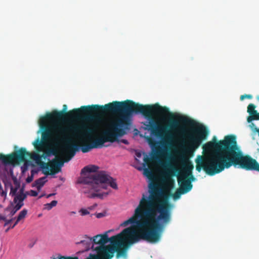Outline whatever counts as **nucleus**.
<instances>
[{
    "label": "nucleus",
    "instance_id": "obj_11",
    "mask_svg": "<svg viewBox=\"0 0 259 259\" xmlns=\"http://www.w3.org/2000/svg\"><path fill=\"white\" fill-rule=\"evenodd\" d=\"M14 148L13 152L10 154L5 155L0 153V160L4 165L14 166L16 164V146H14Z\"/></svg>",
    "mask_w": 259,
    "mask_h": 259
},
{
    "label": "nucleus",
    "instance_id": "obj_24",
    "mask_svg": "<svg viewBox=\"0 0 259 259\" xmlns=\"http://www.w3.org/2000/svg\"><path fill=\"white\" fill-rule=\"evenodd\" d=\"M27 213V210L26 209H24L21 210L19 214L17 215V223L22 220H23Z\"/></svg>",
    "mask_w": 259,
    "mask_h": 259
},
{
    "label": "nucleus",
    "instance_id": "obj_46",
    "mask_svg": "<svg viewBox=\"0 0 259 259\" xmlns=\"http://www.w3.org/2000/svg\"><path fill=\"white\" fill-rule=\"evenodd\" d=\"M20 183H18L17 182V189L20 187Z\"/></svg>",
    "mask_w": 259,
    "mask_h": 259
},
{
    "label": "nucleus",
    "instance_id": "obj_32",
    "mask_svg": "<svg viewBox=\"0 0 259 259\" xmlns=\"http://www.w3.org/2000/svg\"><path fill=\"white\" fill-rule=\"evenodd\" d=\"M245 98H247V99H251L252 98V96L251 95H246V94H245V95H241V97H240V100H243Z\"/></svg>",
    "mask_w": 259,
    "mask_h": 259
},
{
    "label": "nucleus",
    "instance_id": "obj_10",
    "mask_svg": "<svg viewBox=\"0 0 259 259\" xmlns=\"http://www.w3.org/2000/svg\"><path fill=\"white\" fill-rule=\"evenodd\" d=\"M29 157L35 160V162L40 166V168L43 170V173L45 175H49L50 171V163H46L42 161V156L35 152L30 153Z\"/></svg>",
    "mask_w": 259,
    "mask_h": 259
},
{
    "label": "nucleus",
    "instance_id": "obj_30",
    "mask_svg": "<svg viewBox=\"0 0 259 259\" xmlns=\"http://www.w3.org/2000/svg\"><path fill=\"white\" fill-rule=\"evenodd\" d=\"M157 156H155L154 157V156L152 157V158H149L148 157V156H146V157H145L144 158V161L145 163L148 164L149 163H150V162H151V161L154 159V158H157Z\"/></svg>",
    "mask_w": 259,
    "mask_h": 259
},
{
    "label": "nucleus",
    "instance_id": "obj_18",
    "mask_svg": "<svg viewBox=\"0 0 259 259\" xmlns=\"http://www.w3.org/2000/svg\"><path fill=\"white\" fill-rule=\"evenodd\" d=\"M46 177H43L36 180L33 184V187H36L38 190H39L46 182Z\"/></svg>",
    "mask_w": 259,
    "mask_h": 259
},
{
    "label": "nucleus",
    "instance_id": "obj_2",
    "mask_svg": "<svg viewBox=\"0 0 259 259\" xmlns=\"http://www.w3.org/2000/svg\"><path fill=\"white\" fill-rule=\"evenodd\" d=\"M149 192L148 197L144 194L142 195L134 215L120 224L121 227L135 224L137 233L134 228L130 227L112 236V240L116 238L119 240L127 238L136 239V241L142 239L151 243H157L160 240L164 226L171 220V205L167 200L158 199L159 195L166 198L167 196L158 189L156 184L150 185Z\"/></svg>",
    "mask_w": 259,
    "mask_h": 259
},
{
    "label": "nucleus",
    "instance_id": "obj_3",
    "mask_svg": "<svg viewBox=\"0 0 259 259\" xmlns=\"http://www.w3.org/2000/svg\"><path fill=\"white\" fill-rule=\"evenodd\" d=\"M212 140L204 144L202 148L208 151L215 149L216 152L208 156L198 155L195 159L197 171L203 169L207 175L213 176L233 165L259 172V163L250 156L243 154L237 145L235 136H227L219 142L213 137Z\"/></svg>",
    "mask_w": 259,
    "mask_h": 259
},
{
    "label": "nucleus",
    "instance_id": "obj_37",
    "mask_svg": "<svg viewBox=\"0 0 259 259\" xmlns=\"http://www.w3.org/2000/svg\"><path fill=\"white\" fill-rule=\"evenodd\" d=\"M136 160L138 161V158H140L142 156L141 153L140 152H136Z\"/></svg>",
    "mask_w": 259,
    "mask_h": 259
},
{
    "label": "nucleus",
    "instance_id": "obj_25",
    "mask_svg": "<svg viewBox=\"0 0 259 259\" xmlns=\"http://www.w3.org/2000/svg\"><path fill=\"white\" fill-rule=\"evenodd\" d=\"M57 201L53 200L51 203L45 204V208L47 210H51L53 207L57 204Z\"/></svg>",
    "mask_w": 259,
    "mask_h": 259
},
{
    "label": "nucleus",
    "instance_id": "obj_35",
    "mask_svg": "<svg viewBox=\"0 0 259 259\" xmlns=\"http://www.w3.org/2000/svg\"><path fill=\"white\" fill-rule=\"evenodd\" d=\"M30 194L31 196L35 197V196H37L38 193L36 191L31 190L30 191Z\"/></svg>",
    "mask_w": 259,
    "mask_h": 259
},
{
    "label": "nucleus",
    "instance_id": "obj_48",
    "mask_svg": "<svg viewBox=\"0 0 259 259\" xmlns=\"http://www.w3.org/2000/svg\"><path fill=\"white\" fill-rule=\"evenodd\" d=\"M43 196H44L43 195H41V196H39V198L42 197Z\"/></svg>",
    "mask_w": 259,
    "mask_h": 259
},
{
    "label": "nucleus",
    "instance_id": "obj_45",
    "mask_svg": "<svg viewBox=\"0 0 259 259\" xmlns=\"http://www.w3.org/2000/svg\"><path fill=\"white\" fill-rule=\"evenodd\" d=\"M16 205L14 206V209H13L14 213H15L16 212Z\"/></svg>",
    "mask_w": 259,
    "mask_h": 259
},
{
    "label": "nucleus",
    "instance_id": "obj_21",
    "mask_svg": "<svg viewBox=\"0 0 259 259\" xmlns=\"http://www.w3.org/2000/svg\"><path fill=\"white\" fill-rule=\"evenodd\" d=\"M92 142L90 144L83 143L81 145V150L83 153L89 152L91 149H94Z\"/></svg>",
    "mask_w": 259,
    "mask_h": 259
},
{
    "label": "nucleus",
    "instance_id": "obj_39",
    "mask_svg": "<svg viewBox=\"0 0 259 259\" xmlns=\"http://www.w3.org/2000/svg\"><path fill=\"white\" fill-rule=\"evenodd\" d=\"M36 171L34 169H32L31 171V176H32L33 177V175L34 174L36 173Z\"/></svg>",
    "mask_w": 259,
    "mask_h": 259
},
{
    "label": "nucleus",
    "instance_id": "obj_29",
    "mask_svg": "<svg viewBox=\"0 0 259 259\" xmlns=\"http://www.w3.org/2000/svg\"><path fill=\"white\" fill-rule=\"evenodd\" d=\"M26 197V194L23 192L17 194V200L23 201Z\"/></svg>",
    "mask_w": 259,
    "mask_h": 259
},
{
    "label": "nucleus",
    "instance_id": "obj_34",
    "mask_svg": "<svg viewBox=\"0 0 259 259\" xmlns=\"http://www.w3.org/2000/svg\"><path fill=\"white\" fill-rule=\"evenodd\" d=\"M23 204H24L22 201L17 200V210L20 209L23 205Z\"/></svg>",
    "mask_w": 259,
    "mask_h": 259
},
{
    "label": "nucleus",
    "instance_id": "obj_19",
    "mask_svg": "<svg viewBox=\"0 0 259 259\" xmlns=\"http://www.w3.org/2000/svg\"><path fill=\"white\" fill-rule=\"evenodd\" d=\"M84 238H86L87 240H81L79 242H78L77 243L83 244L85 246V250H89L90 248L91 243L93 242L92 238L88 237L87 235H85Z\"/></svg>",
    "mask_w": 259,
    "mask_h": 259
},
{
    "label": "nucleus",
    "instance_id": "obj_27",
    "mask_svg": "<svg viewBox=\"0 0 259 259\" xmlns=\"http://www.w3.org/2000/svg\"><path fill=\"white\" fill-rule=\"evenodd\" d=\"M108 194V192L103 193H92L89 196L90 198H95L96 197H99L100 198H102L103 196H107Z\"/></svg>",
    "mask_w": 259,
    "mask_h": 259
},
{
    "label": "nucleus",
    "instance_id": "obj_16",
    "mask_svg": "<svg viewBox=\"0 0 259 259\" xmlns=\"http://www.w3.org/2000/svg\"><path fill=\"white\" fill-rule=\"evenodd\" d=\"M8 175L9 177H11L13 180L14 184L16 186V177H15L13 174V169H10L9 171L8 172ZM10 194H12L13 197V203L16 204V186L11 187Z\"/></svg>",
    "mask_w": 259,
    "mask_h": 259
},
{
    "label": "nucleus",
    "instance_id": "obj_5",
    "mask_svg": "<svg viewBox=\"0 0 259 259\" xmlns=\"http://www.w3.org/2000/svg\"><path fill=\"white\" fill-rule=\"evenodd\" d=\"M83 119L89 123H82L79 125L72 126L58 127L59 134H57V138L63 143L65 151L64 160L65 162L69 161L79 150V146L74 143L69 133L71 131L80 133L83 138H87L91 141L92 136L98 132L102 121L101 116L98 114L87 115L83 117Z\"/></svg>",
    "mask_w": 259,
    "mask_h": 259
},
{
    "label": "nucleus",
    "instance_id": "obj_43",
    "mask_svg": "<svg viewBox=\"0 0 259 259\" xmlns=\"http://www.w3.org/2000/svg\"><path fill=\"white\" fill-rule=\"evenodd\" d=\"M34 245V243H30L28 245V247L29 248H32Z\"/></svg>",
    "mask_w": 259,
    "mask_h": 259
},
{
    "label": "nucleus",
    "instance_id": "obj_1",
    "mask_svg": "<svg viewBox=\"0 0 259 259\" xmlns=\"http://www.w3.org/2000/svg\"><path fill=\"white\" fill-rule=\"evenodd\" d=\"M101 107L103 108L95 111L97 113L88 115L98 114L102 118L100 113H110L117 114V116L109 121L107 129L103 132L101 137L91 142L94 148L102 147L106 142L117 141L118 137L125 135L130 129L129 120L133 113H141L147 117L149 121L144 124L145 130L150 131L152 135L165 142L171 141L174 138L168 127L178 134L186 136L187 141H184V143L187 144L185 148L187 153H193L200 146V124L192 128L191 132L186 133L183 125H192L194 121L187 116L175 115L166 107L161 106L158 104L143 105L131 100L113 101Z\"/></svg>",
    "mask_w": 259,
    "mask_h": 259
},
{
    "label": "nucleus",
    "instance_id": "obj_33",
    "mask_svg": "<svg viewBox=\"0 0 259 259\" xmlns=\"http://www.w3.org/2000/svg\"><path fill=\"white\" fill-rule=\"evenodd\" d=\"M252 121H251L249 125V127L254 132H256L255 130V128H257L255 126V125L254 124V123H253V122H251Z\"/></svg>",
    "mask_w": 259,
    "mask_h": 259
},
{
    "label": "nucleus",
    "instance_id": "obj_28",
    "mask_svg": "<svg viewBox=\"0 0 259 259\" xmlns=\"http://www.w3.org/2000/svg\"><path fill=\"white\" fill-rule=\"evenodd\" d=\"M144 174L148 178H150L152 176V172L151 169L146 168L144 169Z\"/></svg>",
    "mask_w": 259,
    "mask_h": 259
},
{
    "label": "nucleus",
    "instance_id": "obj_23",
    "mask_svg": "<svg viewBox=\"0 0 259 259\" xmlns=\"http://www.w3.org/2000/svg\"><path fill=\"white\" fill-rule=\"evenodd\" d=\"M30 165H33L32 163V162L29 160H24V163L23 165L21 167L22 172H25L28 168V167Z\"/></svg>",
    "mask_w": 259,
    "mask_h": 259
},
{
    "label": "nucleus",
    "instance_id": "obj_13",
    "mask_svg": "<svg viewBox=\"0 0 259 259\" xmlns=\"http://www.w3.org/2000/svg\"><path fill=\"white\" fill-rule=\"evenodd\" d=\"M178 182L180 186V190H182L185 193L189 192L192 188L193 185L188 179H186L185 175H180L178 177Z\"/></svg>",
    "mask_w": 259,
    "mask_h": 259
},
{
    "label": "nucleus",
    "instance_id": "obj_9",
    "mask_svg": "<svg viewBox=\"0 0 259 259\" xmlns=\"http://www.w3.org/2000/svg\"><path fill=\"white\" fill-rule=\"evenodd\" d=\"M181 160L183 165L184 173L181 175H185L186 179L189 181H193L195 178L192 175V170L194 166L192 162L189 160L188 158L184 155H182L180 157Z\"/></svg>",
    "mask_w": 259,
    "mask_h": 259
},
{
    "label": "nucleus",
    "instance_id": "obj_12",
    "mask_svg": "<svg viewBox=\"0 0 259 259\" xmlns=\"http://www.w3.org/2000/svg\"><path fill=\"white\" fill-rule=\"evenodd\" d=\"M65 161L64 159L57 158L52 159L50 163V171L49 175H53L58 173L61 170V167L63 166Z\"/></svg>",
    "mask_w": 259,
    "mask_h": 259
},
{
    "label": "nucleus",
    "instance_id": "obj_20",
    "mask_svg": "<svg viewBox=\"0 0 259 259\" xmlns=\"http://www.w3.org/2000/svg\"><path fill=\"white\" fill-rule=\"evenodd\" d=\"M98 168V166L94 165L86 166L81 169V174H84L87 172H96Z\"/></svg>",
    "mask_w": 259,
    "mask_h": 259
},
{
    "label": "nucleus",
    "instance_id": "obj_38",
    "mask_svg": "<svg viewBox=\"0 0 259 259\" xmlns=\"http://www.w3.org/2000/svg\"><path fill=\"white\" fill-rule=\"evenodd\" d=\"M117 141L119 142V140H118V141ZM120 142H121L122 143L126 144V145L128 144V142L127 141V140H126L125 139H122L120 141Z\"/></svg>",
    "mask_w": 259,
    "mask_h": 259
},
{
    "label": "nucleus",
    "instance_id": "obj_22",
    "mask_svg": "<svg viewBox=\"0 0 259 259\" xmlns=\"http://www.w3.org/2000/svg\"><path fill=\"white\" fill-rule=\"evenodd\" d=\"M57 154V152L55 149H49L46 151H45L44 153L41 155L42 158L44 159H46L47 157L50 156L51 155L56 156Z\"/></svg>",
    "mask_w": 259,
    "mask_h": 259
},
{
    "label": "nucleus",
    "instance_id": "obj_14",
    "mask_svg": "<svg viewBox=\"0 0 259 259\" xmlns=\"http://www.w3.org/2000/svg\"><path fill=\"white\" fill-rule=\"evenodd\" d=\"M247 112L249 114L247 118V122L259 120V113L255 110V106L253 104L250 103L248 105Z\"/></svg>",
    "mask_w": 259,
    "mask_h": 259
},
{
    "label": "nucleus",
    "instance_id": "obj_8",
    "mask_svg": "<svg viewBox=\"0 0 259 259\" xmlns=\"http://www.w3.org/2000/svg\"><path fill=\"white\" fill-rule=\"evenodd\" d=\"M161 165L164 169V171L162 173V176L164 180L166 182V186L168 187V190L166 192H164L159 187L157 184H154L157 186L158 189H159L160 191L162 192V193H163L164 195L167 196V198H166L164 196L163 197L162 196L159 195L158 196V199L160 200H167V202L171 205V209L172 206L168 201V197L169 194L170 190L172 189L174 186V181L171 179V176L178 172L179 169L177 167L170 163H162ZM151 184L153 183H151ZM149 186L150 185H149Z\"/></svg>",
    "mask_w": 259,
    "mask_h": 259
},
{
    "label": "nucleus",
    "instance_id": "obj_17",
    "mask_svg": "<svg viewBox=\"0 0 259 259\" xmlns=\"http://www.w3.org/2000/svg\"><path fill=\"white\" fill-rule=\"evenodd\" d=\"M30 153L28 152L25 148H21L17 150V160H25V157H29Z\"/></svg>",
    "mask_w": 259,
    "mask_h": 259
},
{
    "label": "nucleus",
    "instance_id": "obj_31",
    "mask_svg": "<svg viewBox=\"0 0 259 259\" xmlns=\"http://www.w3.org/2000/svg\"><path fill=\"white\" fill-rule=\"evenodd\" d=\"M79 212L81 213V215H85L90 213V212L87 209L84 208L80 209Z\"/></svg>",
    "mask_w": 259,
    "mask_h": 259
},
{
    "label": "nucleus",
    "instance_id": "obj_7",
    "mask_svg": "<svg viewBox=\"0 0 259 259\" xmlns=\"http://www.w3.org/2000/svg\"><path fill=\"white\" fill-rule=\"evenodd\" d=\"M79 183L87 185L84 188L85 193L92 191L97 192L100 191L101 188L106 189L107 184L114 189L118 188L115 180L105 171H100L89 177L84 178Z\"/></svg>",
    "mask_w": 259,
    "mask_h": 259
},
{
    "label": "nucleus",
    "instance_id": "obj_26",
    "mask_svg": "<svg viewBox=\"0 0 259 259\" xmlns=\"http://www.w3.org/2000/svg\"><path fill=\"white\" fill-rule=\"evenodd\" d=\"M186 194L182 190H180V188L177 190L176 191L172 194V197L174 199H179L182 194Z\"/></svg>",
    "mask_w": 259,
    "mask_h": 259
},
{
    "label": "nucleus",
    "instance_id": "obj_4",
    "mask_svg": "<svg viewBox=\"0 0 259 259\" xmlns=\"http://www.w3.org/2000/svg\"><path fill=\"white\" fill-rule=\"evenodd\" d=\"M100 108H103L101 105H92L82 106L79 108L72 109L66 112L67 106L64 105L62 111L54 110L51 113H47L45 116L40 118L39 125L41 133V141L37 138L33 145L37 151H41L42 149L43 143L50 141L54 136V132L59 134L58 126H63L56 123L57 121H62L65 118H74L79 116L81 113H88L97 111Z\"/></svg>",
    "mask_w": 259,
    "mask_h": 259
},
{
    "label": "nucleus",
    "instance_id": "obj_6",
    "mask_svg": "<svg viewBox=\"0 0 259 259\" xmlns=\"http://www.w3.org/2000/svg\"><path fill=\"white\" fill-rule=\"evenodd\" d=\"M136 240L127 238L121 240L116 238L112 240L111 237L110 243L112 246H97L95 250L101 259H111L113 256L115 251L117 252L116 257L117 258L121 256H125L128 246L138 241Z\"/></svg>",
    "mask_w": 259,
    "mask_h": 259
},
{
    "label": "nucleus",
    "instance_id": "obj_47",
    "mask_svg": "<svg viewBox=\"0 0 259 259\" xmlns=\"http://www.w3.org/2000/svg\"><path fill=\"white\" fill-rule=\"evenodd\" d=\"M71 213H73V214H75V211H72Z\"/></svg>",
    "mask_w": 259,
    "mask_h": 259
},
{
    "label": "nucleus",
    "instance_id": "obj_42",
    "mask_svg": "<svg viewBox=\"0 0 259 259\" xmlns=\"http://www.w3.org/2000/svg\"><path fill=\"white\" fill-rule=\"evenodd\" d=\"M148 140L149 143H151L152 141V139L150 137H148Z\"/></svg>",
    "mask_w": 259,
    "mask_h": 259
},
{
    "label": "nucleus",
    "instance_id": "obj_36",
    "mask_svg": "<svg viewBox=\"0 0 259 259\" xmlns=\"http://www.w3.org/2000/svg\"><path fill=\"white\" fill-rule=\"evenodd\" d=\"M33 179V177L32 176H28L27 178L26 181L27 183H29L32 181Z\"/></svg>",
    "mask_w": 259,
    "mask_h": 259
},
{
    "label": "nucleus",
    "instance_id": "obj_40",
    "mask_svg": "<svg viewBox=\"0 0 259 259\" xmlns=\"http://www.w3.org/2000/svg\"><path fill=\"white\" fill-rule=\"evenodd\" d=\"M103 215V214H102V213H98V214H97V217L98 218H100L102 217Z\"/></svg>",
    "mask_w": 259,
    "mask_h": 259
},
{
    "label": "nucleus",
    "instance_id": "obj_15",
    "mask_svg": "<svg viewBox=\"0 0 259 259\" xmlns=\"http://www.w3.org/2000/svg\"><path fill=\"white\" fill-rule=\"evenodd\" d=\"M109 241L110 242V238L108 237L107 232L103 235H97L93 239L94 243L100 245L99 246H108L109 245H105V244Z\"/></svg>",
    "mask_w": 259,
    "mask_h": 259
},
{
    "label": "nucleus",
    "instance_id": "obj_49",
    "mask_svg": "<svg viewBox=\"0 0 259 259\" xmlns=\"http://www.w3.org/2000/svg\"><path fill=\"white\" fill-rule=\"evenodd\" d=\"M16 225V222H15L14 224V226H15Z\"/></svg>",
    "mask_w": 259,
    "mask_h": 259
},
{
    "label": "nucleus",
    "instance_id": "obj_44",
    "mask_svg": "<svg viewBox=\"0 0 259 259\" xmlns=\"http://www.w3.org/2000/svg\"><path fill=\"white\" fill-rule=\"evenodd\" d=\"M255 130L256 132V133H258V137H259V128H255Z\"/></svg>",
    "mask_w": 259,
    "mask_h": 259
},
{
    "label": "nucleus",
    "instance_id": "obj_41",
    "mask_svg": "<svg viewBox=\"0 0 259 259\" xmlns=\"http://www.w3.org/2000/svg\"><path fill=\"white\" fill-rule=\"evenodd\" d=\"M55 194V193L50 194L47 195V198H49V197L54 195Z\"/></svg>",
    "mask_w": 259,
    "mask_h": 259
}]
</instances>
